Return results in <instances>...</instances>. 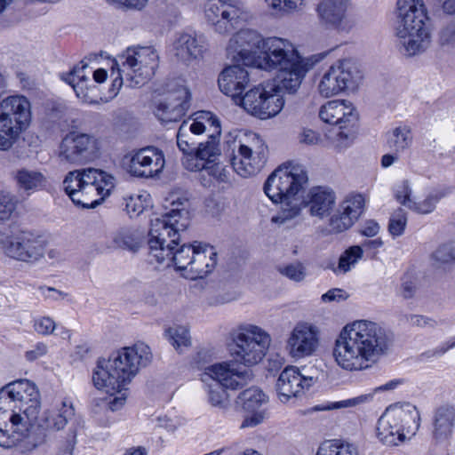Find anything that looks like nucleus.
<instances>
[{
    "mask_svg": "<svg viewBox=\"0 0 455 455\" xmlns=\"http://www.w3.org/2000/svg\"><path fill=\"white\" fill-rule=\"evenodd\" d=\"M391 339L378 323L356 320L346 324L337 337L332 351L337 364L346 371H363L387 354Z\"/></svg>",
    "mask_w": 455,
    "mask_h": 455,
    "instance_id": "nucleus-1",
    "label": "nucleus"
},
{
    "mask_svg": "<svg viewBox=\"0 0 455 455\" xmlns=\"http://www.w3.org/2000/svg\"><path fill=\"white\" fill-rule=\"evenodd\" d=\"M152 360L150 347L143 342L114 353L108 360L100 359L92 372L96 388L105 392L120 391L131 382L140 369Z\"/></svg>",
    "mask_w": 455,
    "mask_h": 455,
    "instance_id": "nucleus-2",
    "label": "nucleus"
},
{
    "mask_svg": "<svg viewBox=\"0 0 455 455\" xmlns=\"http://www.w3.org/2000/svg\"><path fill=\"white\" fill-rule=\"evenodd\" d=\"M267 44L268 53L260 60V69L277 70L273 86L278 94L295 93L312 65L287 40L271 39Z\"/></svg>",
    "mask_w": 455,
    "mask_h": 455,
    "instance_id": "nucleus-3",
    "label": "nucleus"
},
{
    "mask_svg": "<svg viewBox=\"0 0 455 455\" xmlns=\"http://www.w3.org/2000/svg\"><path fill=\"white\" fill-rule=\"evenodd\" d=\"M308 180L304 166L289 164L279 166L267 179L265 194L274 202L282 204L279 212L272 217V222L284 224L300 213V199L298 194Z\"/></svg>",
    "mask_w": 455,
    "mask_h": 455,
    "instance_id": "nucleus-4",
    "label": "nucleus"
},
{
    "mask_svg": "<svg viewBox=\"0 0 455 455\" xmlns=\"http://www.w3.org/2000/svg\"><path fill=\"white\" fill-rule=\"evenodd\" d=\"M396 36L404 54L414 56L430 44L429 18L423 0H398Z\"/></svg>",
    "mask_w": 455,
    "mask_h": 455,
    "instance_id": "nucleus-5",
    "label": "nucleus"
},
{
    "mask_svg": "<svg viewBox=\"0 0 455 455\" xmlns=\"http://www.w3.org/2000/svg\"><path fill=\"white\" fill-rule=\"evenodd\" d=\"M114 180L106 172L84 168L69 172L63 180V188L76 205L94 208L109 195Z\"/></svg>",
    "mask_w": 455,
    "mask_h": 455,
    "instance_id": "nucleus-6",
    "label": "nucleus"
},
{
    "mask_svg": "<svg viewBox=\"0 0 455 455\" xmlns=\"http://www.w3.org/2000/svg\"><path fill=\"white\" fill-rule=\"evenodd\" d=\"M200 379L205 385L211 405L225 410L229 406L226 389L242 388L252 379V373L249 370H237L233 362H222L206 367Z\"/></svg>",
    "mask_w": 455,
    "mask_h": 455,
    "instance_id": "nucleus-7",
    "label": "nucleus"
},
{
    "mask_svg": "<svg viewBox=\"0 0 455 455\" xmlns=\"http://www.w3.org/2000/svg\"><path fill=\"white\" fill-rule=\"evenodd\" d=\"M419 420V412L414 405L409 403L392 404L379 419L378 437L387 445H398L416 434Z\"/></svg>",
    "mask_w": 455,
    "mask_h": 455,
    "instance_id": "nucleus-8",
    "label": "nucleus"
},
{
    "mask_svg": "<svg viewBox=\"0 0 455 455\" xmlns=\"http://www.w3.org/2000/svg\"><path fill=\"white\" fill-rule=\"evenodd\" d=\"M188 212L184 208L173 209L161 217L151 220L148 231V261L154 264L156 259H163L165 248L179 245L181 232L188 227Z\"/></svg>",
    "mask_w": 455,
    "mask_h": 455,
    "instance_id": "nucleus-9",
    "label": "nucleus"
},
{
    "mask_svg": "<svg viewBox=\"0 0 455 455\" xmlns=\"http://www.w3.org/2000/svg\"><path fill=\"white\" fill-rule=\"evenodd\" d=\"M32 121L29 100L20 94L0 101V150L10 149L27 131Z\"/></svg>",
    "mask_w": 455,
    "mask_h": 455,
    "instance_id": "nucleus-10",
    "label": "nucleus"
},
{
    "mask_svg": "<svg viewBox=\"0 0 455 455\" xmlns=\"http://www.w3.org/2000/svg\"><path fill=\"white\" fill-rule=\"evenodd\" d=\"M232 355L235 362L248 367L258 364L271 344L270 335L253 324L238 326L232 332Z\"/></svg>",
    "mask_w": 455,
    "mask_h": 455,
    "instance_id": "nucleus-11",
    "label": "nucleus"
},
{
    "mask_svg": "<svg viewBox=\"0 0 455 455\" xmlns=\"http://www.w3.org/2000/svg\"><path fill=\"white\" fill-rule=\"evenodd\" d=\"M158 59L156 51L151 46L131 47L118 56L115 65H120L129 87H140L155 75Z\"/></svg>",
    "mask_w": 455,
    "mask_h": 455,
    "instance_id": "nucleus-12",
    "label": "nucleus"
},
{
    "mask_svg": "<svg viewBox=\"0 0 455 455\" xmlns=\"http://www.w3.org/2000/svg\"><path fill=\"white\" fill-rule=\"evenodd\" d=\"M281 39L268 37L263 39L260 34L252 29H242L234 35L228 44L227 52L235 62L244 66H255L260 68L261 60L268 53V41Z\"/></svg>",
    "mask_w": 455,
    "mask_h": 455,
    "instance_id": "nucleus-13",
    "label": "nucleus"
},
{
    "mask_svg": "<svg viewBox=\"0 0 455 455\" xmlns=\"http://www.w3.org/2000/svg\"><path fill=\"white\" fill-rule=\"evenodd\" d=\"M362 81V75L350 60H339L321 76L317 90L321 96L331 98L341 92L355 91Z\"/></svg>",
    "mask_w": 455,
    "mask_h": 455,
    "instance_id": "nucleus-14",
    "label": "nucleus"
},
{
    "mask_svg": "<svg viewBox=\"0 0 455 455\" xmlns=\"http://www.w3.org/2000/svg\"><path fill=\"white\" fill-rule=\"evenodd\" d=\"M199 118H204L210 126L212 133L208 136L205 142H201L195 151H192L188 156L182 159V164L190 172H201L211 164L216 163L220 156L219 137L220 135V121L212 113L203 111Z\"/></svg>",
    "mask_w": 455,
    "mask_h": 455,
    "instance_id": "nucleus-15",
    "label": "nucleus"
},
{
    "mask_svg": "<svg viewBox=\"0 0 455 455\" xmlns=\"http://www.w3.org/2000/svg\"><path fill=\"white\" fill-rule=\"evenodd\" d=\"M12 403H15L4 386L0 389V446L4 448L13 447L29 436L28 421L20 412L8 411Z\"/></svg>",
    "mask_w": 455,
    "mask_h": 455,
    "instance_id": "nucleus-16",
    "label": "nucleus"
},
{
    "mask_svg": "<svg viewBox=\"0 0 455 455\" xmlns=\"http://www.w3.org/2000/svg\"><path fill=\"white\" fill-rule=\"evenodd\" d=\"M12 403H15L4 386L0 389V446L4 448L13 447L29 436L28 421L20 412L8 411Z\"/></svg>",
    "mask_w": 455,
    "mask_h": 455,
    "instance_id": "nucleus-17",
    "label": "nucleus"
},
{
    "mask_svg": "<svg viewBox=\"0 0 455 455\" xmlns=\"http://www.w3.org/2000/svg\"><path fill=\"white\" fill-rule=\"evenodd\" d=\"M236 105L243 107L248 113L260 119L276 116L283 108L284 101L272 85L267 89L261 84L247 91Z\"/></svg>",
    "mask_w": 455,
    "mask_h": 455,
    "instance_id": "nucleus-18",
    "label": "nucleus"
},
{
    "mask_svg": "<svg viewBox=\"0 0 455 455\" xmlns=\"http://www.w3.org/2000/svg\"><path fill=\"white\" fill-rule=\"evenodd\" d=\"M97 140L87 133L72 132L61 141L60 156L70 164H85L98 156Z\"/></svg>",
    "mask_w": 455,
    "mask_h": 455,
    "instance_id": "nucleus-19",
    "label": "nucleus"
},
{
    "mask_svg": "<svg viewBox=\"0 0 455 455\" xmlns=\"http://www.w3.org/2000/svg\"><path fill=\"white\" fill-rule=\"evenodd\" d=\"M319 344V328L308 322H299L287 339L286 350L292 358L298 360L314 355Z\"/></svg>",
    "mask_w": 455,
    "mask_h": 455,
    "instance_id": "nucleus-20",
    "label": "nucleus"
},
{
    "mask_svg": "<svg viewBox=\"0 0 455 455\" xmlns=\"http://www.w3.org/2000/svg\"><path fill=\"white\" fill-rule=\"evenodd\" d=\"M5 388L11 394V399L19 403V410L25 420L28 421V432L32 422L37 419L41 408L40 395L34 383L20 379L6 384Z\"/></svg>",
    "mask_w": 455,
    "mask_h": 455,
    "instance_id": "nucleus-21",
    "label": "nucleus"
},
{
    "mask_svg": "<svg viewBox=\"0 0 455 455\" xmlns=\"http://www.w3.org/2000/svg\"><path fill=\"white\" fill-rule=\"evenodd\" d=\"M251 146L240 144L237 154L230 157L234 171L242 177H249L259 172L266 162L267 147L255 136Z\"/></svg>",
    "mask_w": 455,
    "mask_h": 455,
    "instance_id": "nucleus-22",
    "label": "nucleus"
},
{
    "mask_svg": "<svg viewBox=\"0 0 455 455\" xmlns=\"http://www.w3.org/2000/svg\"><path fill=\"white\" fill-rule=\"evenodd\" d=\"M348 0H323L317 4L316 12L326 27L348 33L355 26Z\"/></svg>",
    "mask_w": 455,
    "mask_h": 455,
    "instance_id": "nucleus-23",
    "label": "nucleus"
},
{
    "mask_svg": "<svg viewBox=\"0 0 455 455\" xmlns=\"http://www.w3.org/2000/svg\"><path fill=\"white\" fill-rule=\"evenodd\" d=\"M164 165V152L154 146H148L133 152L128 169L134 177L148 179L160 174Z\"/></svg>",
    "mask_w": 455,
    "mask_h": 455,
    "instance_id": "nucleus-24",
    "label": "nucleus"
},
{
    "mask_svg": "<svg viewBox=\"0 0 455 455\" xmlns=\"http://www.w3.org/2000/svg\"><path fill=\"white\" fill-rule=\"evenodd\" d=\"M205 17L216 32L226 34L235 28L240 12L226 0H209L205 7Z\"/></svg>",
    "mask_w": 455,
    "mask_h": 455,
    "instance_id": "nucleus-25",
    "label": "nucleus"
},
{
    "mask_svg": "<svg viewBox=\"0 0 455 455\" xmlns=\"http://www.w3.org/2000/svg\"><path fill=\"white\" fill-rule=\"evenodd\" d=\"M314 382V378L304 377L297 367L289 366L280 373L275 389L280 401L286 403L299 395L304 389L309 388Z\"/></svg>",
    "mask_w": 455,
    "mask_h": 455,
    "instance_id": "nucleus-26",
    "label": "nucleus"
},
{
    "mask_svg": "<svg viewBox=\"0 0 455 455\" xmlns=\"http://www.w3.org/2000/svg\"><path fill=\"white\" fill-rule=\"evenodd\" d=\"M364 198L361 194L353 195L345 200L329 220V232L341 233L352 227L362 214Z\"/></svg>",
    "mask_w": 455,
    "mask_h": 455,
    "instance_id": "nucleus-27",
    "label": "nucleus"
},
{
    "mask_svg": "<svg viewBox=\"0 0 455 455\" xmlns=\"http://www.w3.org/2000/svg\"><path fill=\"white\" fill-rule=\"evenodd\" d=\"M5 253L15 259L35 262L44 253L43 242L31 234H22L4 245Z\"/></svg>",
    "mask_w": 455,
    "mask_h": 455,
    "instance_id": "nucleus-28",
    "label": "nucleus"
},
{
    "mask_svg": "<svg viewBox=\"0 0 455 455\" xmlns=\"http://www.w3.org/2000/svg\"><path fill=\"white\" fill-rule=\"evenodd\" d=\"M319 117L326 124L339 125V129L353 126L357 121V115L351 102L346 100H334L323 105Z\"/></svg>",
    "mask_w": 455,
    "mask_h": 455,
    "instance_id": "nucleus-29",
    "label": "nucleus"
},
{
    "mask_svg": "<svg viewBox=\"0 0 455 455\" xmlns=\"http://www.w3.org/2000/svg\"><path fill=\"white\" fill-rule=\"evenodd\" d=\"M336 203V196L332 189L326 187L312 188L307 196L300 200V206L306 207L312 217L323 219L330 215Z\"/></svg>",
    "mask_w": 455,
    "mask_h": 455,
    "instance_id": "nucleus-30",
    "label": "nucleus"
},
{
    "mask_svg": "<svg viewBox=\"0 0 455 455\" xmlns=\"http://www.w3.org/2000/svg\"><path fill=\"white\" fill-rule=\"evenodd\" d=\"M249 82L248 71L239 64L223 69L218 79L220 91L231 97L235 104L236 100L243 97L241 95Z\"/></svg>",
    "mask_w": 455,
    "mask_h": 455,
    "instance_id": "nucleus-31",
    "label": "nucleus"
},
{
    "mask_svg": "<svg viewBox=\"0 0 455 455\" xmlns=\"http://www.w3.org/2000/svg\"><path fill=\"white\" fill-rule=\"evenodd\" d=\"M217 264V252L209 244L197 243L190 266L184 277L191 280L204 278L212 272Z\"/></svg>",
    "mask_w": 455,
    "mask_h": 455,
    "instance_id": "nucleus-32",
    "label": "nucleus"
},
{
    "mask_svg": "<svg viewBox=\"0 0 455 455\" xmlns=\"http://www.w3.org/2000/svg\"><path fill=\"white\" fill-rule=\"evenodd\" d=\"M197 243L195 242L193 244L183 243L182 244L172 245L170 248L166 247L165 251L163 253L164 258L156 259L154 263L164 265L167 267H174L184 277V273H187V269L193 259Z\"/></svg>",
    "mask_w": 455,
    "mask_h": 455,
    "instance_id": "nucleus-33",
    "label": "nucleus"
},
{
    "mask_svg": "<svg viewBox=\"0 0 455 455\" xmlns=\"http://www.w3.org/2000/svg\"><path fill=\"white\" fill-rule=\"evenodd\" d=\"M199 113L193 120L184 121L177 133V146L179 149L188 156L192 151H195V145L196 144V135L204 133L206 131L210 132V126L204 118L200 117Z\"/></svg>",
    "mask_w": 455,
    "mask_h": 455,
    "instance_id": "nucleus-34",
    "label": "nucleus"
},
{
    "mask_svg": "<svg viewBox=\"0 0 455 455\" xmlns=\"http://www.w3.org/2000/svg\"><path fill=\"white\" fill-rule=\"evenodd\" d=\"M177 97L169 99L167 102H160L156 109V116L163 123L178 121L188 108L190 93L186 88L177 92Z\"/></svg>",
    "mask_w": 455,
    "mask_h": 455,
    "instance_id": "nucleus-35",
    "label": "nucleus"
},
{
    "mask_svg": "<svg viewBox=\"0 0 455 455\" xmlns=\"http://www.w3.org/2000/svg\"><path fill=\"white\" fill-rule=\"evenodd\" d=\"M455 427V407L445 404L435 412L433 435L441 441L450 438Z\"/></svg>",
    "mask_w": 455,
    "mask_h": 455,
    "instance_id": "nucleus-36",
    "label": "nucleus"
},
{
    "mask_svg": "<svg viewBox=\"0 0 455 455\" xmlns=\"http://www.w3.org/2000/svg\"><path fill=\"white\" fill-rule=\"evenodd\" d=\"M176 55L183 61H190L202 56L204 46L201 38L189 34L180 35L174 44Z\"/></svg>",
    "mask_w": 455,
    "mask_h": 455,
    "instance_id": "nucleus-37",
    "label": "nucleus"
},
{
    "mask_svg": "<svg viewBox=\"0 0 455 455\" xmlns=\"http://www.w3.org/2000/svg\"><path fill=\"white\" fill-rule=\"evenodd\" d=\"M87 68L88 65L81 61L80 65L74 67L68 73L61 74L62 80L70 84L76 96L83 100H85L87 96L85 89H87L88 78L84 74V69Z\"/></svg>",
    "mask_w": 455,
    "mask_h": 455,
    "instance_id": "nucleus-38",
    "label": "nucleus"
},
{
    "mask_svg": "<svg viewBox=\"0 0 455 455\" xmlns=\"http://www.w3.org/2000/svg\"><path fill=\"white\" fill-rule=\"evenodd\" d=\"M141 239L142 234L139 230L132 228H123L113 236V242L116 246L132 251L139 250L141 244Z\"/></svg>",
    "mask_w": 455,
    "mask_h": 455,
    "instance_id": "nucleus-39",
    "label": "nucleus"
},
{
    "mask_svg": "<svg viewBox=\"0 0 455 455\" xmlns=\"http://www.w3.org/2000/svg\"><path fill=\"white\" fill-rule=\"evenodd\" d=\"M451 193L449 188L433 189L425 199L411 204V210L419 214H428L435 211L437 204Z\"/></svg>",
    "mask_w": 455,
    "mask_h": 455,
    "instance_id": "nucleus-40",
    "label": "nucleus"
},
{
    "mask_svg": "<svg viewBox=\"0 0 455 455\" xmlns=\"http://www.w3.org/2000/svg\"><path fill=\"white\" fill-rule=\"evenodd\" d=\"M15 180L19 188L28 192L37 190L45 183V178L41 172L28 169L19 170Z\"/></svg>",
    "mask_w": 455,
    "mask_h": 455,
    "instance_id": "nucleus-41",
    "label": "nucleus"
},
{
    "mask_svg": "<svg viewBox=\"0 0 455 455\" xmlns=\"http://www.w3.org/2000/svg\"><path fill=\"white\" fill-rule=\"evenodd\" d=\"M238 403L245 411L260 410V407L267 403V396L258 387H250L238 395Z\"/></svg>",
    "mask_w": 455,
    "mask_h": 455,
    "instance_id": "nucleus-42",
    "label": "nucleus"
},
{
    "mask_svg": "<svg viewBox=\"0 0 455 455\" xmlns=\"http://www.w3.org/2000/svg\"><path fill=\"white\" fill-rule=\"evenodd\" d=\"M411 129L407 126H398L395 128L387 139L388 147L395 153L403 152L409 148L412 144Z\"/></svg>",
    "mask_w": 455,
    "mask_h": 455,
    "instance_id": "nucleus-43",
    "label": "nucleus"
},
{
    "mask_svg": "<svg viewBox=\"0 0 455 455\" xmlns=\"http://www.w3.org/2000/svg\"><path fill=\"white\" fill-rule=\"evenodd\" d=\"M316 455H358V451L352 443L326 440L319 445Z\"/></svg>",
    "mask_w": 455,
    "mask_h": 455,
    "instance_id": "nucleus-44",
    "label": "nucleus"
},
{
    "mask_svg": "<svg viewBox=\"0 0 455 455\" xmlns=\"http://www.w3.org/2000/svg\"><path fill=\"white\" fill-rule=\"evenodd\" d=\"M363 257V250L358 245H354L347 249L339 257L338 267L334 270L336 273H347Z\"/></svg>",
    "mask_w": 455,
    "mask_h": 455,
    "instance_id": "nucleus-45",
    "label": "nucleus"
},
{
    "mask_svg": "<svg viewBox=\"0 0 455 455\" xmlns=\"http://www.w3.org/2000/svg\"><path fill=\"white\" fill-rule=\"evenodd\" d=\"M407 212L403 209L397 208L395 210L389 218L387 227L389 234L394 238L403 235L407 226Z\"/></svg>",
    "mask_w": 455,
    "mask_h": 455,
    "instance_id": "nucleus-46",
    "label": "nucleus"
},
{
    "mask_svg": "<svg viewBox=\"0 0 455 455\" xmlns=\"http://www.w3.org/2000/svg\"><path fill=\"white\" fill-rule=\"evenodd\" d=\"M166 334L172 346L177 349H180L182 347H187L191 344L189 331L184 326L169 328Z\"/></svg>",
    "mask_w": 455,
    "mask_h": 455,
    "instance_id": "nucleus-47",
    "label": "nucleus"
},
{
    "mask_svg": "<svg viewBox=\"0 0 455 455\" xmlns=\"http://www.w3.org/2000/svg\"><path fill=\"white\" fill-rule=\"evenodd\" d=\"M54 424L57 426V430H61L68 424V420L71 419L75 415V409L71 402L63 400L60 403V407L58 408L56 412H52Z\"/></svg>",
    "mask_w": 455,
    "mask_h": 455,
    "instance_id": "nucleus-48",
    "label": "nucleus"
},
{
    "mask_svg": "<svg viewBox=\"0 0 455 455\" xmlns=\"http://www.w3.org/2000/svg\"><path fill=\"white\" fill-rule=\"evenodd\" d=\"M433 259L439 266L455 262V243L439 246L433 253Z\"/></svg>",
    "mask_w": 455,
    "mask_h": 455,
    "instance_id": "nucleus-49",
    "label": "nucleus"
},
{
    "mask_svg": "<svg viewBox=\"0 0 455 455\" xmlns=\"http://www.w3.org/2000/svg\"><path fill=\"white\" fill-rule=\"evenodd\" d=\"M278 271L283 275L294 282H300L306 277V267L300 262H294L283 267H279Z\"/></svg>",
    "mask_w": 455,
    "mask_h": 455,
    "instance_id": "nucleus-50",
    "label": "nucleus"
},
{
    "mask_svg": "<svg viewBox=\"0 0 455 455\" xmlns=\"http://www.w3.org/2000/svg\"><path fill=\"white\" fill-rule=\"evenodd\" d=\"M17 206V200L13 195L0 193V220H9Z\"/></svg>",
    "mask_w": 455,
    "mask_h": 455,
    "instance_id": "nucleus-51",
    "label": "nucleus"
},
{
    "mask_svg": "<svg viewBox=\"0 0 455 455\" xmlns=\"http://www.w3.org/2000/svg\"><path fill=\"white\" fill-rule=\"evenodd\" d=\"M146 196L144 195H132L125 199V210L132 218L143 212L146 206Z\"/></svg>",
    "mask_w": 455,
    "mask_h": 455,
    "instance_id": "nucleus-52",
    "label": "nucleus"
},
{
    "mask_svg": "<svg viewBox=\"0 0 455 455\" xmlns=\"http://www.w3.org/2000/svg\"><path fill=\"white\" fill-rule=\"evenodd\" d=\"M412 190L408 180H403L398 185L395 191V197L401 204L411 210V204H414L415 201L411 199Z\"/></svg>",
    "mask_w": 455,
    "mask_h": 455,
    "instance_id": "nucleus-53",
    "label": "nucleus"
},
{
    "mask_svg": "<svg viewBox=\"0 0 455 455\" xmlns=\"http://www.w3.org/2000/svg\"><path fill=\"white\" fill-rule=\"evenodd\" d=\"M274 10L283 12H293L299 10L303 5V0H266Z\"/></svg>",
    "mask_w": 455,
    "mask_h": 455,
    "instance_id": "nucleus-54",
    "label": "nucleus"
},
{
    "mask_svg": "<svg viewBox=\"0 0 455 455\" xmlns=\"http://www.w3.org/2000/svg\"><path fill=\"white\" fill-rule=\"evenodd\" d=\"M371 395H362L351 399H347L339 402H334L331 403L326 406L327 410H337L341 408H347V407H354L358 404L368 402L371 399Z\"/></svg>",
    "mask_w": 455,
    "mask_h": 455,
    "instance_id": "nucleus-55",
    "label": "nucleus"
},
{
    "mask_svg": "<svg viewBox=\"0 0 455 455\" xmlns=\"http://www.w3.org/2000/svg\"><path fill=\"white\" fill-rule=\"evenodd\" d=\"M56 328V323L52 318L49 316H42L35 320L34 329L41 335L52 334Z\"/></svg>",
    "mask_w": 455,
    "mask_h": 455,
    "instance_id": "nucleus-56",
    "label": "nucleus"
},
{
    "mask_svg": "<svg viewBox=\"0 0 455 455\" xmlns=\"http://www.w3.org/2000/svg\"><path fill=\"white\" fill-rule=\"evenodd\" d=\"M203 171L207 172L208 175L213 177L219 182L227 183L229 181V172L218 163L211 164Z\"/></svg>",
    "mask_w": 455,
    "mask_h": 455,
    "instance_id": "nucleus-57",
    "label": "nucleus"
},
{
    "mask_svg": "<svg viewBox=\"0 0 455 455\" xmlns=\"http://www.w3.org/2000/svg\"><path fill=\"white\" fill-rule=\"evenodd\" d=\"M418 290L417 283L410 276H405L402 279L400 287V294L405 299H409L415 296Z\"/></svg>",
    "mask_w": 455,
    "mask_h": 455,
    "instance_id": "nucleus-58",
    "label": "nucleus"
},
{
    "mask_svg": "<svg viewBox=\"0 0 455 455\" xmlns=\"http://www.w3.org/2000/svg\"><path fill=\"white\" fill-rule=\"evenodd\" d=\"M248 412L250 414L244 418L241 424L242 428L254 427L263 422L265 419V411L263 410H255Z\"/></svg>",
    "mask_w": 455,
    "mask_h": 455,
    "instance_id": "nucleus-59",
    "label": "nucleus"
},
{
    "mask_svg": "<svg viewBox=\"0 0 455 455\" xmlns=\"http://www.w3.org/2000/svg\"><path fill=\"white\" fill-rule=\"evenodd\" d=\"M406 321L411 326L421 328H434L436 325V322L435 320L420 315H409L406 316Z\"/></svg>",
    "mask_w": 455,
    "mask_h": 455,
    "instance_id": "nucleus-60",
    "label": "nucleus"
},
{
    "mask_svg": "<svg viewBox=\"0 0 455 455\" xmlns=\"http://www.w3.org/2000/svg\"><path fill=\"white\" fill-rule=\"evenodd\" d=\"M36 423L38 427L44 429V430H50V431H58L57 426L53 423L54 419L50 411H45L41 417L37 416V419L32 422V426Z\"/></svg>",
    "mask_w": 455,
    "mask_h": 455,
    "instance_id": "nucleus-61",
    "label": "nucleus"
},
{
    "mask_svg": "<svg viewBox=\"0 0 455 455\" xmlns=\"http://www.w3.org/2000/svg\"><path fill=\"white\" fill-rule=\"evenodd\" d=\"M320 140V135L311 129H303L299 135V143L305 145H316L319 143Z\"/></svg>",
    "mask_w": 455,
    "mask_h": 455,
    "instance_id": "nucleus-62",
    "label": "nucleus"
},
{
    "mask_svg": "<svg viewBox=\"0 0 455 455\" xmlns=\"http://www.w3.org/2000/svg\"><path fill=\"white\" fill-rule=\"evenodd\" d=\"M348 298V294L342 289L334 288L322 295L323 302L343 301Z\"/></svg>",
    "mask_w": 455,
    "mask_h": 455,
    "instance_id": "nucleus-63",
    "label": "nucleus"
},
{
    "mask_svg": "<svg viewBox=\"0 0 455 455\" xmlns=\"http://www.w3.org/2000/svg\"><path fill=\"white\" fill-rule=\"evenodd\" d=\"M440 40L442 44L455 43V24H449L441 31Z\"/></svg>",
    "mask_w": 455,
    "mask_h": 455,
    "instance_id": "nucleus-64",
    "label": "nucleus"
}]
</instances>
